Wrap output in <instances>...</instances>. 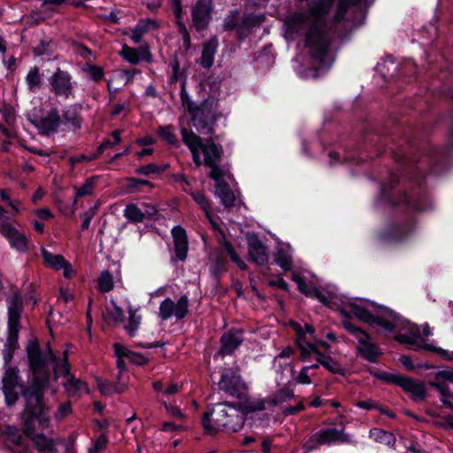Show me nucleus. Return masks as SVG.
<instances>
[{"mask_svg":"<svg viewBox=\"0 0 453 453\" xmlns=\"http://www.w3.org/2000/svg\"><path fill=\"white\" fill-rule=\"evenodd\" d=\"M128 323L125 326V329L127 334L133 337L135 335L140 324H141V316L136 315V311L129 309L128 311Z\"/></svg>","mask_w":453,"mask_h":453,"instance_id":"50","label":"nucleus"},{"mask_svg":"<svg viewBox=\"0 0 453 453\" xmlns=\"http://www.w3.org/2000/svg\"><path fill=\"white\" fill-rule=\"evenodd\" d=\"M26 82L30 91L35 92L41 88L42 77L37 66H34L28 71L26 76Z\"/></svg>","mask_w":453,"mask_h":453,"instance_id":"42","label":"nucleus"},{"mask_svg":"<svg viewBox=\"0 0 453 453\" xmlns=\"http://www.w3.org/2000/svg\"><path fill=\"white\" fill-rule=\"evenodd\" d=\"M244 330L241 328H231L220 337L219 355L221 357L232 355L244 341Z\"/></svg>","mask_w":453,"mask_h":453,"instance_id":"17","label":"nucleus"},{"mask_svg":"<svg viewBox=\"0 0 453 453\" xmlns=\"http://www.w3.org/2000/svg\"><path fill=\"white\" fill-rule=\"evenodd\" d=\"M189 117L198 133L203 135L213 134L215 125L221 117L218 100L213 97L205 98Z\"/></svg>","mask_w":453,"mask_h":453,"instance_id":"5","label":"nucleus"},{"mask_svg":"<svg viewBox=\"0 0 453 453\" xmlns=\"http://www.w3.org/2000/svg\"><path fill=\"white\" fill-rule=\"evenodd\" d=\"M120 55L132 65H136L140 60L151 61V53L148 48L134 49L125 44Z\"/></svg>","mask_w":453,"mask_h":453,"instance_id":"24","label":"nucleus"},{"mask_svg":"<svg viewBox=\"0 0 453 453\" xmlns=\"http://www.w3.org/2000/svg\"><path fill=\"white\" fill-rule=\"evenodd\" d=\"M343 327L356 338L357 341V346L363 345V343H365V342L371 339V336L367 332L353 325L351 322H343Z\"/></svg>","mask_w":453,"mask_h":453,"instance_id":"40","label":"nucleus"},{"mask_svg":"<svg viewBox=\"0 0 453 453\" xmlns=\"http://www.w3.org/2000/svg\"><path fill=\"white\" fill-rule=\"evenodd\" d=\"M5 210L0 205V234H3L9 242L10 245L19 252L27 250V238L18 229L12 226L4 216Z\"/></svg>","mask_w":453,"mask_h":453,"instance_id":"14","label":"nucleus"},{"mask_svg":"<svg viewBox=\"0 0 453 453\" xmlns=\"http://www.w3.org/2000/svg\"><path fill=\"white\" fill-rule=\"evenodd\" d=\"M349 434L344 433V429L339 430L335 427L320 429L313 434L304 443L303 448L307 452L318 449L322 445L332 443H351Z\"/></svg>","mask_w":453,"mask_h":453,"instance_id":"9","label":"nucleus"},{"mask_svg":"<svg viewBox=\"0 0 453 453\" xmlns=\"http://www.w3.org/2000/svg\"><path fill=\"white\" fill-rule=\"evenodd\" d=\"M84 70L90 78V80H92L95 82L102 81L104 76V71L103 67L99 65H87Z\"/></svg>","mask_w":453,"mask_h":453,"instance_id":"58","label":"nucleus"},{"mask_svg":"<svg viewBox=\"0 0 453 453\" xmlns=\"http://www.w3.org/2000/svg\"><path fill=\"white\" fill-rule=\"evenodd\" d=\"M180 103L183 108L188 112V114H192L195 110L199 106L196 103H195L188 96L186 90V81H183L181 83V88L180 93Z\"/></svg>","mask_w":453,"mask_h":453,"instance_id":"46","label":"nucleus"},{"mask_svg":"<svg viewBox=\"0 0 453 453\" xmlns=\"http://www.w3.org/2000/svg\"><path fill=\"white\" fill-rule=\"evenodd\" d=\"M190 196L199 208L203 210L210 222L215 224L211 218V207L209 198L202 192H191Z\"/></svg>","mask_w":453,"mask_h":453,"instance_id":"36","label":"nucleus"},{"mask_svg":"<svg viewBox=\"0 0 453 453\" xmlns=\"http://www.w3.org/2000/svg\"><path fill=\"white\" fill-rule=\"evenodd\" d=\"M350 312L360 321L365 322L372 326L374 316L366 309L357 304H350Z\"/></svg>","mask_w":453,"mask_h":453,"instance_id":"48","label":"nucleus"},{"mask_svg":"<svg viewBox=\"0 0 453 453\" xmlns=\"http://www.w3.org/2000/svg\"><path fill=\"white\" fill-rule=\"evenodd\" d=\"M218 387L219 391L237 399L243 398L248 391V386L242 378L238 366L223 368Z\"/></svg>","mask_w":453,"mask_h":453,"instance_id":"8","label":"nucleus"},{"mask_svg":"<svg viewBox=\"0 0 453 453\" xmlns=\"http://www.w3.org/2000/svg\"><path fill=\"white\" fill-rule=\"evenodd\" d=\"M357 354L364 359L376 363L378 359L382 355V351L380 348L374 342L369 339L363 345L357 346Z\"/></svg>","mask_w":453,"mask_h":453,"instance_id":"29","label":"nucleus"},{"mask_svg":"<svg viewBox=\"0 0 453 453\" xmlns=\"http://www.w3.org/2000/svg\"><path fill=\"white\" fill-rule=\"evenodd\" d=\"M0 198L4 203L12 208L13 215H18L20 213L21 201L19 199H12L10 192L7 189H0Z\"/></svg>","mask_w":453,"mask_h":453,"instance_id":"49","label":"nucleus"},{"mask_svg":"<svg viewBox=\"0 0 453 453\" xmlns=\"http://www.w3.org/2000/svg\"><path fill=\"white\" fill-rule=\"evenodd\" d=\"M22 394L27 403L24 411L23 431L27 437L31 438L35 435V417L44 411L45 405L43 403V397L35 400L33 393L22 392Z\"/></svg>","mask_w":453,"mask_h":453,"instance_id":"11","label":"nucleus"},{"mask_svg":"<svg viewBox=\"0 0 453 453\" xmlns=\"http://www.w3.org/2000/svg\"><path fill=\"white\" fill-rule=\"evenodd\" d=\"M240 12L238 10L231 11L224 19L223 28L226 31H233L237 27Z\"/></svg>","mask_w":453,"mask_h":453,"instance_id":"52","label":"nucleus"},{"mask_svg":"<svg viewBox=\"0 0 453 453\" xmlns=\"http://www.w3.org/2000/svg\"><path fill=\"white\" fill-rule=\"evenodd\" d=\"M393 320L381 316H374L372 325H377L388 332H393L396 328L395 316H393Z\"/></svg>","mask_w":453,"mask_h":453,"instance_id":"55","label":"nucleus"},{"mask_svg":"<svg viewBox=\"0 0 453 453\" xmlns=\"http://www.w3.org/2000/svg\"><path fill=\"white\" fill-rule=\"evenodd\" d=\"M311 24V19L306 12H296L289 15L285 20L288 33L300 34L307 26Z\"/></svg>","mask_w":453,"mask_h":453,"instance_id":"21","label":"nucleus"},{"mask_svg":"<svg viewBox=\"0 0 453 453\" xmlns=\"http://www.w3.org/2000/svg\"><path fill=\"white\" fill-rule=\"evenodd\" d=\"M419 334L418 327L411 326L408 333L397 334L395 339L400 343L414 345L418 342Z\"/></svg>","mask_w":453,"mask_h":453,"instance_id":"44","label":"nucleus"},{"mask_svg":"<svg viewBox=\"0 0 453 453\" xmlns=\"http://www.w3.org/2000/svg\"><path fill=\"white\" fill-rule=\"evenodd\" d=\"M177 30L182 37L183 46L186 50L191 48V37L183 19L176 20Z\"/></svg>","mask_w":453,"mask_h":453,"instance_id":"57","label":"nucleus"},{"mask_svg":"<svg viewBox=\"0 0 453 453\" xmlns=\"http://www.w3.org/2000/svg\"><path fill=\"white\" fill-rule=\"evenodd\" d=\"M112 140H104L98 148V153H103L104 150L111 146L119 144L121 142L120 130H115L111 133Z\"/></svg>","mask_w":453,"mask_h":453,"instance_id":"62","label":"nucleus"},{"mask_svg":"<svg viewBox=\"0 0 453 453\" xmlns=\"http://www.w3.org/2000/svg\"><path fill=\"white\" fill-rule=\"evenodd\" d=\"M19 332L18 327H8V336L4 347L3 356L5 365H8L13 358L15 350L19 348Z\"/></svg>","mask_w":453,"mask_h":453,"instance_id":"26","label":"nucleus"},{"mask_svg":"<svg viewBox=\"0 0 453 453\" xmlns=\"http://www.w3.org/2000/svg\"><path fill=\"white\" fill-rule=\"evenodd\" d=\"M177 30L182 37L183 46L186 50L191 48V37L183 19L176 20Z\"/></svg>","mask_w":453,"mask_h":453,"instance_id":"56","label":"nucleus"},{"mask_svg":"<svg viewBox=\"0 0 453 453\" xmlns=\"http://www.w3.org/2000/svg\"><path fill=\"white\" fill-rule=\"evenodd\" d=\"M189 301L186 295L181 296L176 303L171 298L164 299L158 308V316L162 320L174 317L176 320L183 319L188 313Z\"/></svg>","mask_w":453,"mask_h":453,"instance_id":"12","label":"nucleus"},{"mask_svg":"<svg viewBox=\"0 0 453 453\" xmlns=\"http://www.w3.org/2000/svg\"><path fill=\"white\" fill-rule=\"evenodd\" d=\"M170 167L169 164H148L142 165L135 169V173L144 176H150L151 174L159 175L165 172Z\"/></svg>","mask_w":453,"mask_h":453,"instance_id":"39","label":"nucleus"},{"mask_svg":"<svg viewBox=\"0 0 453 453\" xmlns=\"http://www.w3.org/2000/svg\"><path fill=\"white\" fill-rule=\"evenodd\" d=\"M49 348L51 349L50 342L46 346L47 353L43 355L37 340L29 341L26 347L28 365L33 378L31 384L22 392L33 393L35 400L44 396V391L49 385L50 376L49 362L50 361L54 366Z\"/></svg>","mask_w":453,"mask_h":453,"instance_id":"4","label":"nucleus"},{"mask_svg":"<svg viewBox=\"0 0 453 453\" xmlns=\"http://www.w3.org/2000/svg\"><path fill=\"white\" fill-rule=\"evenodd\" d=\"M41 255L47 266L56 271L62 269L65 278L69 279L73 276V270L72 265L62 255L53 254L45 248L41 249Z\"/></svg>","mask_w":453,"mask_h":453,"instance_id":"20","label":"nucleus"},{"mask_svg":"<svg viewBox=\"0 0 453 453\" xmlns=\"http://www.w3.org/2000/svg\"><path fill=\"white\" fill-rule=\"evenodd\" d=\"M430 385L441 395V402L448 407L447 402L453 403V395L450 394L448 385L444 381L431 382Z\"/></svg>","mask_w":453,"mask_h":453,"instance_id":"51","label":"nucleus"},{"mask_svg":"<svg viewBox=\"0 0 453 453\" xmlns=\"http://www.w3.org/2000/svg\"><path fill=\"white\" fill-rule=\"evenodd\" d=\"M219 250L222 251L224 255H228L230 259L235 263L240 269L244 270L246 268L245 263L240 258L231 242L224 239Z\"/></svg>","mask_w":453,"mask_h":453,"instance_id":"37","label":"nucleus"},{"mask_svg":"<svg viewBox=\"0 0 453 453\" xmlns=\"http://www.w3.org/2000/svg\"><path fill=\"white\" fill-rule=\"evenodd\" d=\"M180 135L196 166L203 165L208 167L210 169L208 175L213 180H219L225 177L226 171L220 165L224 150L220 144H217L211 136L203 139L187 127L180 129Z\"/></svg>","mask_w":453,"mask_h":453,"instance_id":"2","label":"nucleus"},{"mask_svg":"<svg viewBox=\"0 0 453 453\" xmlns=\"http://www.w3.org/2000/svg\"><path fill=\"white\" fill-rule=\"evenodd\" d=\"M273 259L276 265H278L282 270H291L293 265L292 258L284 250H278L273 254Z\"/></svg>","mask_w":453,"mask_h":453,"instance_id":"47","label":"nucleus"},{"mask_svg":"<svg viewBox=\"0 0 453 453\" xmlns=\"http://www.w3.org/2000/svg\"><path fill=\"white\" fill-rule=\"evenodd\" d=\"M99 179L98 176H93L90 178H88L85 182L81 187H73V189L75 191V200L74 203H76L77 198L83 197L86 196H90L93 194L96 183L97 180Z\"/></svg>","mask_w":453,"mask_h":453,"instance_id":"38","label":"nucleus"},{"mask_svg":"<svg viewBox=\"0 0 453 453\" xmlns=\"http://www.w3.org/2000/svg\"><path fill=\"white\" fill-rule=\"evenodd\" d=\"M246 417L234 404L219 403L212 405L202 416V426L206 434L218 432L235 433L245 424Z\"/></svg>","mask_w":453,"mask_h":453,"instance_id":"3","label":"nucleus"},{"mask_svg":"<svg viewBox=\"0 0 453 453\" xmlns=\"http://www.w3.org/2000/svg\"><path fill=\"white\" fill-rule=\"evenodd\" d=\"M127 188L131 192H137L141 189L142 186H147L150 188H154V184L147 180L129 177L127 178Z\"/></svg>","mask_w":453,"mask_h":453,"instance_id":"54","label":"nucleus"},{"mask_svg":"<svg viewBox=\"0 0 453 453\" xmlns=\"http://www.w3.org/2000/svg\"><path fill=\"white\" fill-rule=\"evenodd\" d=\"M246 238L250 261L257 265H266L269 261L268 248L256 234H249Z\"/></svg>","mask_w":453,"mask_h":453,"instance_id":"18","label":"nucleus"},{"mask_svg":"<svg viewBox=\"0 0 453 453\" xmlns=\"http://www.w3.org/2000/svg\"><path fill=\"white\" fill-rule=\"evenodd\" d=\"M264 21V16L255 15L253 13L247 14L243 17L240 25V29H248L255 26L260 25Z\"/></svg>","mask_w":453,"mask_h":453,"instance_id":"53","label":"nucleus"},{"mask_svg":"<svg viewBox=\"0 0 453 453\" xmlns=\"http://www.w3.org/2000/svg\"><path fill=\"white\" fill-rule=\"evenodd\" d=\"M374 376L388 382L392 383L396 386H400L404 375L397 374V373H390V372H381V373H374Z\"/></svg>","mask_w":453,"mask_h":453,"instance_id":"61","label":"nucleus"},{"mask_svg":"<svg viewBox=\"0 0 453 453\" xmlns=\"http://www.w3.org/2000/svg\"><path fill=\"white\" fill-rule=\"evenodd\" d=\"M369 435L375 441L391 447L395 446L396 441L395 436L392 433L381 428H372L369 432Z\"/></svg>","mask_w":453,"mask_h":453,"instance_id":"34","label":"nucleus"},{"mask_svg":"<svg viewBox=\"0 0 453 453\" xmlns=\"http://www.w3.org/2000/svg\"><path fill=\"white\" fill-rule=\"evenodd\" d=\"M124 217L132 223H142L145 213L134 203H129L124 210Z\"/></svg>","mask_w":453,"mask_h":453,"instance_id":"41","label":"nucleus"},{"mask_svg":"<svg viewBox=\"0 0 453 453\" xmlns=\"http://www.w3.org/2000/svg\"><path fill=\"white\" fill-rule=\"evenodd\" d=\"M292 279L297 284L298 289L303 294H304L306 296L310 297V294L309 293L312 292V290L314 289V287L308 286L306 281H305V279L303 276H301L298 273H294L292 274Z\"/></svg>","mask_w":453,"mask_h":453,"instance_id":"60","label":"nucleus"},{"mask_svg":"<svg viewBox=\"0 0 453 453\" xmlns=\"http://www.w3.org/2000/svg\"><path fill=\"white\" fill-rule=\"evenodd\" d=\"M211 0H197L191 10L193 26L197 32L206 29L211 19Z\"/></svg>","mask_w":453,"mask_h":453,"instance_id":"16","label":"nucleus"},{"mask_svg":"<svg viewBox=\"0 0 453 453\" xmlns=\"http://www.w3.org/2000/svg\"><path fill=\"white\" fill-rule=\"evenodd\" d=\"M27 119L42 135L50 136L58 133L61 127V117L57 108L46 111L42 107H35Z\"/></svg>","mask_w":453,"mask_h":453,"instance_id":"7","label":"nucleus"},{"mask_svg":"<svg viewBox=\"0 0 453 453\" xmlns=\"http://www.w3.org/2000/svg\"><path fill=\"white\" fill-rule=\"evenodd\" d=\"M96 381L97 388L99 389L101 394L104 395H110L115 393L119 394L123 392L124 389L126 388V386L123 383L111 382L110 380H103L101 378H96Z\"/></svg>","mask_w":453,"mask_h":453,"instance_id":"33","label":"nucleus"},{"mask_svg":"<svg viewBox=\"0 0 453 453\" xmlns=\"http://www.w3.org/2000/svg\"><path fill=\"white\" fill-rule=\"evenodd\" d=\"M399 387L411 394L415 401H423L426 398V391L424 384L410 377L404 376Z\"/></svg>","mask_w":453,"mask_h":453,"instance_id":"27","label":"nucleus"},{"mask_svg":"<svg viewBox=\"0 0 453 453\" xmlns=\"http://www.w3.org/2000/svg\"><path fill=\"white\" fill-rule=\"evenodd\" d=\"M19 369L16 366H9L3 376V392L8 405H13L19 399L17 388H20Z\"/></svg>","mask_w":453,"mask_h":453,"instance_id":"15","label":"nucleus"},{"mask_svg":"<svg viewBox=\"0 0 453 453\" xmlns=\"http://www.w3.org/2000/svg\"><path fill=\"white\" fill-rule=\"evenodd\" d=\"M174 257L171 258L173 263L184 262L188 257L189 250L188 238L186 230L181 226H174L171 230Z\"/></svg>","mask_w":453,"mask_h":453,"instance_id":"19","label":"nucleus"},{"mask_svg":"<svg viewBox=\"0 0 453 453\" xmlns=\"http://www.w3.org/2000/svg\"><path fill=\"white\" fill-rule=\"evenodd\" d=\"M37 450L41 453H58L54 441L43 434H36L30 438Z\"/></svg>","mask_w":453,"mask_h":453,"instance_id":"30","label":"nucleus"},{"mask_svg":"<svg viewBox=\"0 0 453 453\" xmlns=\"http://www.w3.org/2000/svg\"><path fill=\"white\" fill-rule=\"evenodd\" d=\"M209 259L213 264L211 271L216 276H219L227 271L228 261L226 255H224L219 249L210 255Z\"/></svg>","mask_w":453,"mask_h":453,"instance_id":"31","label":"nucleus"},{"mask_svg":"<svg viewBox=\"0 0 453 453\" xmlns=\"http://www.w3.org/2000/svg\"><path fill=\"white\" fill-rule=\"evenodd\" d=\"M98 204L83 212L81 217L82 219L81 229L88 230L90 226V222L97 213Z\"/></svg>","mask_w":453,"mask_h":453,"instance_id":"63","label":"nucleus"},{"mask_svg":"<svg viewBox=\"0 0 453 453\" xmlns=\"http://www.w3.org/2000/svg\"><path fill=\"white\" fill-rule=\"evenodd\" d=\"M107 443V436L104 434H100L96 439V442L94 443V445L88 449V453H100V451L106 448Z\"/></svg>","mask_w":453,"mask_h":453,"instance_id":"64","label":"nucleus"},{"mask_svg":"<svg viewBox=\"0 0 453 453\" xmlns=\"http://www.w3.org/2000/svg\"><path fill=\"white\" fill-rule=\"evenodd\" d=\"M22 307L23 302L19 295L14 294L8 299V327H20Z\"/></svg>","mask_w":453,"mask_h":453,"instance_id":"23","label":"nucleus"},{"mask_svg":"<svg viewBox=\"0 0 453 453\" xmlns=\"http://www.w3.org/2000/svg\"><path fill=\"white\" fill-rule=\"evenodd\" d=\"M131 102L130 99H125L122 102L112 105L111 111V117L114 118L118 115L124 113L125 115L128 114L131 111L130 107Z\"/></svg>","mask_w":453,"mask_h":453,"instance_id":"59","label":"nucleus"},{"mask_svg":"<svg viewBox=\"0 0 453 453\" xmlns=\"http://www.w3.org/2000/svg\"><path fill=\"white\" fill-rule=\"evenodd\" d=\"M317 361L322 366H324L326 370L334 374L344 375L345 368L334 357L330 356H326L323 353H319V357H317Z\"/></svg>","mask_w":453,"mask_h":453,"instance_id":"32","label":"nucleus"},{"mask_svg":"<svg viewBox=\"0 0 453 453\" xmlns=\"http://www.w3.org/2000/svg\"><path fill=\"white\" fill-rule=\"evenodd\" d=\"M50 92L56 96L68 99L73 94V82L71 73L59 67L49 78Z\"/></svg>","mask_w":453,"mask_h":453,"instance_id":"13","label":"nucleus"},{"mask_svg":"<svg viewBox=\"0 0 453 453\" xmlns=\"http://www.w3.org/2000/svg\"><path fill=\"white\" fill-rule=\"evenodd\" d=\"M244 407H245L246 411L249 412H256V411H265L267 408H270L269 407V397L248 399L244 403Z\"/></svg>","mask_w":453,"mask_h":453,"instance_id":"45","label":"nucleus"},{"mask_svg":"<svg viewBox=\"0 0 453 453\" xmlns=\"http://www.w3.org/2000/svg\"><path fill=\"white\" fill-rule=\"evenodd\" d=\"M98 290L101 293H108L114 288L112 274L108 271H103L97 280Z\"/></svg>","mask_w":453,"mask_h":453,"instance_id":"43","label":"nucleus"},{"mask_svg":"<svg viewBox=\"0 0 453 453\" xmlns=\"http://www.w3.org/2000/svg\"><path fill=\"white\" fill-rule=\"evenodd\" d=\"M157 135L171 146L180 147V142L175 134V127L173 125L160 126L157 131Z\"/></svg>","mask_w":453,"mask_h":453,"instance_id":"35","label":"nucleus"},{"mask_svg":"<svg viewBox=\"0 0 453 453\" xmlns=\"http://www.w3.org/2000/svg\"><path fill=\"white\" fill-rule=\"evenodd\" d=\"M219 47V41L216 36L211 37L203 43L201 58L198 61L201 66L209 69L213 65L214 57Z\"/></svg>","mask_w":453,"mask_h":453,"instance_id":"25","label":"nucleus"},{"mask_svg":"<svg viewBox=\"0 0 453 453\" xmlns=\"http://www.w3.org/2000/svg\"><path fill=\"white\" fill-rule=\"evenodd\" d=\"M268 397L270 408L283 406L286 403L290 402L292 399H299L295 406L284 407L282 409L281 412L286 417L296 415L305 410V405L303 404L302 399L295 395L294 389L288 385H284L283 387L280 388Z\"/></svg>","mask_w":453,"mask_h":453,"instance_id":"10","label":"nucleus"},{"mask_svg":"<svg viewBox=\"0 0 453 453\" xmlns=\"http://www.w3.org/2000/svg\"><path fill=\"white\" fill-rule=\"evenodd\" d=\"M50 358L54 363V373L56 377H65L66 380L63 383L65 393L70 397L81 396L82 394L88 393L87 382L75 377L70 372V364L68 362V350L63 351L61 357H57L52 349L49 348Z\"/></svg>","mask_w":453,"mask_h":453,"instance_id":"6","label":"nucleus"},{"mask_svg":"<svg viewBox=\"0 0 453 453\" xmlns=\"http://www.w3.org/2000/svg\"><path fill=\"white\" fill-rule=\"evenodd\" d=\"M81 106L80 104H71L63 110L61 117V125L79 130L82 125V118L81 114Z\"/></svg>","mask_w":453,"mask_h":453,"instance_id":"22","label":"nucleus"},{"mask_svg":"<svg viewBox=\"0 0 453 453\" xmlns=\"http://www.w3.org/2000/svg\"><path fill=\"white\" fill-rule=\"evenodd\" d=\"M335 0H316L306 12L311 19V24L304 34V46L308 49L311 64L316 70L326 71L333 63L329 50L330 38L326 15Z\"/></svg>","mask_w":453,"mask_h":453,"instance_id":"1","label":"nucleus"},{"mask_svg":"<svg viewBox=\"0 0 453 453\" xmlns=\"http://www.w3.org/2000/svg\"><path fill=\"white\" fill-rule=\"evenodd\" d=\"M214 181L216 182L215 195L219 197L222 204L226 208L234 207L235 205V196L231 190L229 185L224 180V177Z\"/></svg>","mask_w":453,"mask_h":453,"instance_id":"28","label":"nucleus"}]
</instances>
